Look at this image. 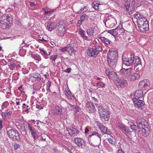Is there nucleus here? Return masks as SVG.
Masks as SVG:
<instances>
[{"label":"nucleus","instance_id":"nucleus-1","mask_svg":"<svg viewBox=\"0 0 153 153\" xmlns=\"http://www.w3.org/2000/svg\"><path fill=\"white\" fill-rule=\"evenodd\" d=\"M98 111L102 120V121H108L110 117L109 111L104 108L102 105L98 107Z\"/></svg>","mask_w":153,"mask_h":153},{"label":"nucleus","instance_id":"nucleus-2","mask_svg":"<svg viewBox=\"0 0 153 153\" xmlns=\"http://www.w3.org/2000/svg\"><path fill=\"white\" fill-rule=\"evenodd\" d=\"M139 19H138L137 24L138 27L141 31H146L149 27L148 22L146 18H145Z\"/></svg>","mask_w":153,"mask_h":153},{"label":"nucleus","instance_id":"nucleus-3","mask_svg":"<svg viewBox=\"0 0 153 153\" xmlns=\"http://www.w3.org/2000/svg\"><path fill=\"white\" fill-rule=\"evenodd\" d=\"M65 24L63 21H59L57 24L55 28L56 30V32L59 36H63L65 31Z\"/></svg>","mask_w":153,"mask_h":153},{"label":"nucleus","instance_id":"nucleus-4","mask_svg":"<svg viewBox=\"0 0 153 153\" xmlns=\"http://www.w3.org/2000/svg\"><path fill=\"white\" fill-rule=\"evenodd\" d=\"M90 136L92 137L89 139V143L92 146L94 145V144L99 143L101 141V135L95 131H94L92 134Z\"/></svg>","mask_w":153,"mask_h":153},{"label":"nucleus","instance_id":"nucleus-5","mask_svg":"<svg viewBox=\"0 0 153 153\" xmlns=\"http://www.w3.org/2000/svg\"><path fill=\"white\" fill-rule=\"evenodd\" d=\"M123 63L126 66L133 65L134 62V57L133 55L130 54L126 56H123L122 58Z\"/></svg>","mask_w":153,"mask_h":153},{"label":"nucleus","instance_id":"nucleus-6","mask_svg":"<svg viewBox=\"0 0 153 153\" xmlns=\"http://www.w3.org/2000/svg\"><path fill=\"white\" fill-rule=\"evenodd\" d=\"M7 134L9 137L13 141H19L20 139L18 131L11 129L7 131Z\"/></svg>","mask_w":153,"mask_h":153},{"label":"nucleus","instance_id":"nucleus-7","mask_svg":"<svg viewBox=\"0 0 153 153\" xmlns=\"http://www.w3.org/2000/svg\"><path fill=\"white\" fill-rule=\"evenodd\" d=\"M101 47L97 45L94 48H90L88 50V54L91 57H96L100 52L102 50Z\"/></svg>","mask_w":153,"mask_h":153},{"label":"nucleus","instance_id":"nucleus-8","mask_svg":"<svg viewBox=\"0 0 153 153\" xmlns=\"http://www.w3.org/2000/svg\"><path fill=\"white\" fill-rule=\"evenodd\" d=\"M146 123V121L143 119L138 120L137 121L138 129L142 128L143 132L145 134L146 133H147V132L149 131L148 127L145 124Z\"/></svg>","mask_w":153,"mask_h":153},{"label":"nucleus","instance_id":"nucleus-9","mask_svg":"<svg viewBox=\"0 0 153 153\" xmlns=\"http://www.w3.org/2000/svg\"><path fill=\"white\" fill-rule=\"evenodd\" d=\"M118 55L117 50L113 49L110 50L108 53V59H117Z\"/></svg>","mask_w":153,"mask_h":153},{"label":"nucleus","instance_id":"nucleus-10","mask_svg":"<svg viewBox=\"0 0 153 153\" xmlns=\"http://www.w3.org/2000/svg\"><path fill=\"white\" fill-rule=\"evenodd\" d=\"M132 68H122L120 71V73L124 74L126 77L128 79L132 73Z\"/></svg>","mask_w":153,"mask_h":153},{"label":"nucleus","instance_id":"nucleus-11","mask_svg":"<svg viewBox=\"0 0 153 153\" xmlns=\"http://www.w3.org/2000/svg\"><path fill=\"white\" fill-rule=\"evenodd\" d=\"M105 73L108 77L110 79H117L118 77L117 73L113 71H110L108 69H106Z\"/></svg>","mask_w":153,"mask_h":153},{"label":"nucleus","instance_id":"nucleus-12","mask_svg":"<svg viewBox=\"0 0 153 153\" xmlns=\"http://www.w3.org/2000/svg\"><path fill=\"white\" fill-rule=\"evenodd\" d=\"M133 101L136 108L143 109L144 105V103L143 100L139 99H133Z\"/></svg>","mask_w":153,"mask_h":153},{"label":"nucleus","instance_id":"nucleus-13","mask_svg":"<svg viewBox=\"0 0 153 153\" xmlns=\"http://www.w3.org/2000/svg\"><path fill=\"white\" fill-rule=\"evenodd\" d=\"M97 126L100 128L101 131L102 132L105 134H110L111 132V131L107 127L105 126L101 123H98L97 124Z\"/></svg>","mask_w":153,"mask_h":153},{"label":"nucleus","instance_id":"nucleus-14","mask_svg":"<svg viewBox=\"0 0 153 153\" xmlns=\"http://www.w3.org/2000/svg\"><path fill=\"white\" fill-rule=\"evenodd\" d=\"M116 85L118 87H123L127 85L126 80L123 79H117L115 82Z\"/></svg>","mask_w":153,"mask_h":153},{"label":"nucleus","instance_id":"nucleus-15","mask_svg":"<svg viewBox=\"0 0 153 153\" xmlns=\"http://www.w3.org/2000/svg\"><path fill=\"white\" fill-rule=\"evenodd\" d=\"M122 30V28L120 27H117L115 29L108 30L107 31L108 33H110L114 37H116L117 35L120 32V31Z\"/></svg>","mask_w":153,"mask_h":153},{"label":"nucleus","instance_id":"nucleus-16","mask_svg":"<svg viewBox=\"0 0 153 153\" xmlns=\"http://www.w3.org/2000/svg\"><path fill=\"white\" fill-rule=\"evenodd\" d=\"M86 107L88 108L90 113H94L96 111L94 105L91 102L88 101L87 102Z\"/></svg>","mask_w":153,"mask_h":153},{"label":"nucleus","instance_id":"nucleus-17","mask_svg":"<svg viewBox=\"0 0 153 153\" xmlns=\"http://www.w3.org/2000/svg\"><path fill=\"white\" fill-rule=\"evenodd\" d=\"M141 74L138 72L132 73L131 74L128 79L130 81H135L140 78Z\"/></svg>","mask_w":153,"mask_h":153},{"label":"nucleus","instance_id":"nucleus-18","mask_svg":"<svg viewBox=\"0 0 153 153\" xmlns=\"http://www.w3.org/2000/svg\"><path fill=\"white\" fill-rule=\"evenodd\" d=\"M116 22V20L111 17L107 18L105 23V25L110 26L114 25Z\"/></svg>","mask_w":153,"mask_h":153},{"label":"nucleus","instance_id":"nucleus-19","mask_svg":"<svg viewBox=\"0 0 153 153\" xmlns=\"http://www.w3.org/2000/svg\"><path fill=\"white\" fill-rule=\"evenodd\" d=\"M108 63L109 67L112 68H115L116 65L117 59H108Z\"/></svg>","mask_w":153,"mask_h":153},{"label":"nucleus","instance_id":"nucleus-20","mask_svg":"<svg viewBox=\"0 0 153 153\" xmlns=\"http://www.w3.org/2000/svg\"><path fill=\"white\" fill-rule=\"evenodd\" d=\"M66 130L70 135H72L74 134L78 133V131L76 128L73 127L70 128H66Z\"/></svg>","mask_w":153,"mask_h":153},{"label":"nucleus","instance_id":"nucleus-21","mask_svg":"<svg viewBox=\"0 0 153 153\" xmlns=\"http://www.w3.org/2000/svg\"><path fill=\"white\" fill-rule=\"evenodd\" d=\"M134 99H139L143 96V94L142 91L137 90L136 91L134 94Z\"/></svg>","mask_w":153,"mask_h":153},{"label":"nucleus","instance_id":"nucleus-22","mask_svg":"<svg viewBox=\"0 0 153 153\" xmlns=\"http://www.w3.org/2000/svg\"><path fill=\"white\" fill-rule=\"evenodd\" d=\"M10 25L6 21L0 19V27L3 29L8 28Z\"/></svg>","mask_w":153,"mask_h":153},{"label":"nucleus","instance_id":"nucleus-23","mask_svg":"<svg viewBox=\"0 0 153 153\" xmlns=\"http://www.w3.org/2000/svg\"><path fill=\"white\" fill-rule=\"evenodd\" d=\"M102 5L97 2L96 1H94L92 4V7H93L95 10H97L99 11H100L101 10V9L100 8V5Z\"/></svg>","mask_w":153,"mask_h":153},{"label":"nucleus","instance_id":"nucleus-24","mask_svg":"<svg viewBox=\"0 0 153 153\" xmlns=\"http://www.w3.org/2000/svg\"><path fill=\"white\" fill-rule=\"evenodd\" d=\"M76 143L79 146H81L84 142L83 140L79 138H76L74 139Z\"/></svg>","mask_w":153,"mask_h":153},{"label":"nucleus","instance_id":"nucleus-25","mask_svg":"<svg viewBox=\"0 0 153 153\" xmlns=\"http://www.w3.org/2000/svg\"><path fill=\"white\" fill-rule=\"evenodd\" d=\"M75 51H74V48L71 46H69L68 47V50L67 53L70 54V56H72L74 55Z\"/></svg>","mask_w":153,"mask_h":153},{"label":"nucleus","instance_id":"nucleus-26","mask_svg":"<svg viewBox=\"0 0 153 153\" xmlns=\"http://www.w3.org/2000/svg\"><path fill=\"white\" fill-rule=\"evenodd\" d=\"M125 1V5L126 7H129L131 6L134 3L133 2V0H124Z\"/></svg>","mask_w":153,"mask_h":153},{"label":"nucleus","instance_id":"nucleus-27","mask_svg":"<svg viewBox=\"0 0 153 153\" xmlns=\"http://www.w3.org/2000/svg\"><path fill=\"white\" fill-rule=\"evenodd\" d=\"M53 112L54 114L59 115L62 112V110L61 108L59 107L56 106L55 108L53 110Z\"/></svg>","mask_w":153,"mask_h":153},{"label":"nucleus","instance_id":"nucleus-28","mask_svg":"<svg viewBox=\"0 0 153 153\" xmlns=\"http://www.w3.org/2000/svg\"><path fill=\"white\" fill-rule=\"evenodd\" d=\"M47 27L49 31H51L54 28V24L51 22L48 23Z\"/></svg>","mask_w":153,"mask_h":153},{"label":"nucleus","instance_id":"nucleus-29","mask_svg":"<svg viewBox=\"0 0 153 153\" xmlns=\"http://www.w3.org/2000/svg\"><path fill=\"white\" fill-rule=\"evenodd\" d=\"M141 63V61L140 58L138 56H136L134 57V64L133 65H135Z\"/></svg>","mask_w":153,"mask_h":153},{"label":"nucleus","instance_id":"nucleus-30","mask_svg":"<svg viewBox=\"0 0 153 153\" xmlns=\"http://www.w3.org/2000/svg\"><path fill=\"white\" fill-rule=\"evenodd\" d=\"M134 19H137V22H138V19H139V18L140 19L141 18L143 19V18H145L143 17V15L138 13L137 14H134Z\"/></svg>","mask_w":153,"mask_h":153},{"label":"nucleus","instance_id":"nucleus-31","mask_svg":"<svg viewBox=\"0 0 153 153\" xmlns=\"http://www.w3.org/2000/svg\"><path fill=\"white\" fill-rule=\"evenodd\" d=\"M102 42L107 45H108L110 44V41L107 39L105 38L104 37H101L100 38Z\"/></svg>","mask_w":153,"mask_h":153},{"label":"nucleus","instance_id":"nucleus-32","mask_svg":"<svg viewBox=\"0 0 153 153\" xmlns=\"http://www.w3.org/2000/svg\"><path fill=\"white\" fill-rule=\"evenodd\" d=\"M142 68L143 67L141 63L134 66V69L138 71H141Z\"/></svg>","mask_w":153,"mask_h":153},{"label":"nucleus","instance_id":"nucleus-33","mask_svg":"<svg viewBox=\"0 0 153 153\" xmlns=\"http://www.w3.org/2000/svg\"><path fill=\"white\" fill-rule=\"evenodd\" d=\"M86 32L89 36H91L94 33V30L92 28H90L86 30Z\"/></svg>","mask_w":153,"mask_h":153},{"label":"nucleus","instance_id":"nucleus-34","mask_svg":"<svg viewBox=\"0 0 153 153\" xmlns=\"http://www.w3.org/2000/svg\"><path fill=\"white\" fill-rule=\"evenodd\" d=\"M13 16L10 14L8 15L7 16V19L6 21L9 22L10 24L12 23Z\"/></svg>","mask_w":153,"mask_h":153},{"label":"nucleus","instance_id":"nucleus-35","mask_svg":"<svg viewBox=\"0 0 153 153\" xmlns=\"http://www.w3.org/2000/svg\"><path fill=\"white\" fill-rule=\"evenodd\" d=\"M35 80L40 81L41 80V76L38 73H35L33 76Z\"/></svg>","mask_w":153,"mask_h":153},{"label":"nucleus","instance_id":"nucleus-36","mask_svg":"<svg viewBox=\"0 0 153 153\" xmlns=\"http://www.w3.org/2000/svg\"><path fill=\"white\" fill-rule=\"evenodd\" d=\"M126 10L128 13L129 14H130L132 13V12L133 11V7L132 6L129 7H126Z\"/></svg>","mask_w":153,"mask_h":153},{"label":"nucleus","instance_id":"nucleus-37","mask_svg":"<svg viewBox=\"0 0 153 153\" xmlns=\"http://www.w3.org/2000/svg\"><path fill=\"white\" fill-rule=\"evenodd\" d=\"M121 130L122 132L127 136V134L129 132L128 128H127L125 126Z\"/></svg>","mask_w":153,"mask_h":153},{"label":"nucleus","instance_id":"nucleus-38","mask_svg":"<svg viewBox=\"0 0 153 153\" xmlns=\"http://www.w3.org/2000/svg\"><path fill=\"white\" fill-rule=\"evenodd\" d=\"M32 56V58L37 61H39L41 60V56L38 54H35Z\"/></svg>","mask_w":153,"mask_h":153},{"label":"nucleus","instance_id":"nucleus-39","mask_svg":"<svg viewBox=\"0 0 153 153\" xmlns=\"http://www.w3.org/2000/svg\"><path fill=\"white\" fill-rule=\"evenodd\" d=\"M88 16L85 14H84L82 15L81 16V21H80V23H81V21H83L85 19L87 20L88 19Z\"/></svg>","mask_w":153,"mask_h":153},{"label":"nucleus","instance_id":"nucleus-40","mask_svg":"<svg viewBox=\"0 0 153 153\" xmlns=\"http://www.w3.org/2000/svg\"><path fill=\"white\" fill-rule=\"evenodd\" d=\"M68 107L71 110L72 109H76V111L78 110L79 108L77 106H74L71 104H69Z\"/></svg>","mask_w":153,"mask_h":153},{"label":"nucleus","instance_id":"nucleus-41","mask_svg":"<svg viewBox=\"0 0 153 153\" xmlns=\"http://www.w3.org/2000/svg\"><path fill=\"white\" fill-rule=\"evenodd\" d=\"M131 128L134 131H137V129L138 128L137 126L136 125L134 124H132L130 126Z\"/></svg>","mask_w":153,"mask_h":153},{"label":"nucleus","instance_id":"nucleus-42","mask_svg":"<svg viewBox=\"0 0 153 153\" xmlns=\"http://www.w3.org/2000/svg\"><path fill=\"white\" fill-rule=\"evenodd\" d=\"M54 10L46 9L45 10V14L46 15H49L51 14L54 11Z\"/></svg>","mask_w":153,"mask_h":153},{"label":"nucleus","instance_id":"nucleus-43","mask_svg":"<svg viewBox=\"0 0 153 153\" xmlns=\"http://www.w3.org/2000/svg\"><path fill=\"white\" fill-rule=\"evenodd\" d=\"M8 66L9 67V68L10 70H13L14 69V68H15L16 65L14 63H13L11 64L10 63H9L8 64Z\"/></svg>","mask_w":153,"mask_h":153},{"label":"nucleus","instance_id":"nucleus-44","mask_svg":"<svg viewBox=\"0 0 153 153\" xmlns=\"http://www.w3.org/2000/svg\"><path fill=\"white\" fill-rule=\"evenodd\" d=\"M32 137H33L34 140H36L37 138H38V136L37 135L36 132L34 131L33 132L31 133Z\"/></svg>","mask_w":153,"mask_h":153},{"label":"nucleus","instance_id":"nucleus-45","mask_svg":"<svg viewBox=\"0 0 153 153\" xmlns=\"http://www.w3.org/2000/svg\"><path fill=\"white\" fill-rule=\"evenodd\" d=\"M51 82L48 81L47 83H46L47 85V89L48 91H50V87L51 86Z\"/></svg>","mask_w":153,"mask_h":153},{"label":"nucleus","instance_id":"nucleus-46","mask_svg":"<svg viewBox=\"0 0 153 153\" xmlns=\"http://www.w3.org/2000/svg\"><path fill=\"white\" fill-rule=\"evenodd\" d=\"M28 127L29 130L30 131L31 133L33 132L34 131V128L33 127L30 125L28 123Z\"/></svg>","mask_w":153,"mask_h":153},{"label":"nucleus","instance_id":"nucleus-47","mask_svg":"<svg viewBox=\"0 0 153 153\" xmlns=\"http://www.w3.org/2000/svg\"><path fill=\"white\" fill-rule=\"evenodd\" d=\"M68 50V47H64L61 49L60 50L62 52H63L64 53H67Z\"/></svg>","mask_w":153,"mask_h":153},{"label":"nucleus","instance_id":"nucleus-48","mask_svg":"<svg viewBox=\"0 0 153 153\" xmlns=\"http://www.w3.org/2000/svg\"><path fill=\"white\" fill-rule=\"evenodd\" d=\"M97 86H99V87H100L102 88L104 87L105 84L102 82H99L97 83Z\"/></svg>","mask_w":153,"mask_h":153},{"label":"nucleus","instance_id":"nucleus-49","mask_svg":"<svg viewBox=\"0 0 153 153\" xmlns=\"http://www.w3.org/2000/svg\"><path fill=\"white\" fill-rule=\"evenodd\" d=\"M117 125L121 129H122L125 126V125L121 123L118 122L117 123Z\"/></svg>","mask_w":153,"mask_h":153},{"label":"nucleus","instance_id":"nucleus-50","mask_svg":"<svg viewBox=\"0 0 153 153\" xmlns=\"http://www.w3.org/2000/svg\"><path fill=\"white\" fill-rule=\"evenodd\" d=\"M146 82L145 80L142 81L141 82H140L139 83V86H140V88H142L143 87H144V85H145V83Z\"/></svg>","mask_w":153,"mask_h":153},{"label":"nucleus","instance_id":"nucleus-51","mask_svg":"<svg viewBox=\"0 0 153 153\" xmlns=\"http://www.w3.org/2000/svg\"><path fill=\"white\" fill-rule=\"evenodd\" d=\"M41 51L43 54L45 55L46 56H48L50 55V53H51L50 52H49L48 53L46 51H45L43 49H41L40 50V51Z\"/></svg>","mask_w":153,"mask_h":153},{"label":"nucleus","instance_id":"nucleus-52","mask_svg":"<svg viewBox=\"0 0 153 153\" xmlns=\"http://www.w3.org/2000/svg\"><path fill=\"white\" fill-rule=\"evenodd\" d=\"M146 82L145 83V85H144V87L146 89H148V88L149 87L150 85V84L149 82H147V81L146 80Z\"/></svg>","mask_w":153,"mask_h":153},{"label":"nucleus","instance_id":"nucleus-53","mask_svg":"<svg viewBox=\"0 0 153 153\" xmlns=\"http://www.w3.org/2000/svg\"><path fill=\"white\" fill-rule=\"evenodd\" d=\"M80 34L81 36L83 37L84 38H85L86 39H87V37L85 36L84 35V31H81L80 32Z\"/></svg>","mask_w":153,"mask_h":153},{"label":"nucleus","instance_id":"nucleus-54","mask_svg":"<svg viewBox=\"0 0 153 153\" xmlns=\"http://www.w3.org/2000/svg\"><path fill=\"white\" fill-rule=\"evenodd\" d=\"M57 58V56L56 55H54L53 56H50V59L53 61H55V60Z\"/></svg>","mask_w":153,"mask_h":153},{"label":"nucleus","instance_id":"nucleus-55","mask_svg":"<svg viewBox=\"0 0 153 153\" xmlns=\"http://www.w3.org/2000/svg\"><path fill=\"white\" fill-rule=\"evenodd\" d=\"M38 140H39V141H44L45 140V138H43V137L42 136H38V138L37 139Z\"/></svg>","mask_w":153,"mask_h":153},{"label":"nucleus","instance_id":"nucleus-56","mask_svg":"<svg viewBox=\"0 0 153 153\" xmlns=\"http://www.w3.org/2000/svg\"><path fill=\"white\" fill-rule=\"evenodd\" d=\"M1 16V18L0 19H1L4 21H6V20L7 16L6 15L4 14L2 16Z\"/></svg>","mask_w":153,"mask_h":153},{"label":"nucleus","instance_id":"nucleus-57","mask_svg":"<svg viewBox=\"0 0 153 153\" xmlns=\"http://www.w3.org/2000/svg\"><path fill=\"white\" fill-rule=\"evenodd\" d=\"M108 141L109 143H111V144L114 145L115 144V142L113 140L112 138H109L108 139Z\"/></svg>","mask_w":153,"mask_h":153},{"label":"nucleus","instance_id":"nucleus-58","mask_svg":"<svg viewBox=\"0 0 153 153\" xmlns=\"http://www.w3.org/2000/svg\"><path fill=\"white\" fill-rule=\"evenodd\" d=\"M6 113H5L4 112H2L1 113V116L4 119H5L6 118V117L7 116L6 115Z\"/></svg>","mask_w":153,"mask_h":153},{"label":"nucleus","instance_id":"nucleus-59","mask_svg":"<svg viewBox=\"0 0 153 153\" xmlns=\"http://www.w3.org/2000/svg\"><path fill=\"white\" fill-rule=\"evenodd\" d=\"M8 105L9 103L7 101L4 102L3 103V105L4 107H6Z\"/></svg>","mask_w":153,"mask_h":153},{"label":"nucleus","instance_id":"nucleus-60","mask_svg":"<svg viewBox=\"0 0 153 153\" xmlns=\"http://www.w3.org/2000/svg\"><path fill=\"white\" fill-rule=\"evenodd\" d=\"M71 68H68L65 70V71L66 72L69 73L71 72Z\"/></svg>","mask_w":153,"mask_h":153},{"label":"nucleus","instance_id":"nucleus-61","mask_svg":"<svg viewBox=\"0 0 153 153\" xmlns=\"http://www.w3.org/2000/svg\"><path fill=\"white\" fill-rule=\"evenodd\" d=\"M20 147V145L16 143L14 145V148L15 149H17L18 148H19Z\"/></svg>","mask_w":153,"mask_h":153},{"label":"nucleus","instance_id":"nucleus-62","mask_svg":"<svg viewBox=\"0 0 153 153\" xmlns=\"http://www.w3.org/2000/svg\"><path fill=\"white\" fill-rule=\"evenodd\" d=\"M5 113H6V114L7 116H9L12 113L11 112V111H9L8 112H4Z\"/></svg>","mask_w":153,"mask_h":153},{"label":"nucleus","instance_id":"nucleus-63","mask_svg":"<svg viewBox=\"0 0 153 153\" xmlns=\"http://www.w3.org/2000/svg\"><path fill=\"white\" fill-rule=\"evenodd\" d=\"M117 153H125V152L122 149H119Z\"/></svg>","mask_w":153,"mask_h":153},{"label":"nucleus","instance_id":"nucleus-64","mask_svg":"<svg viewBox=\"0 0 153 153\" xmlns=\"http://www.w3.org/2000/svg\"><path fill=\"white\" fill-rule=\"evenodd\" d=\"M25 106H26V107L27 108L29 107V106L28 105H27L25 103H24L22 105V108L23 109H25Z\"/></svg>","mask_w":153,"mask_h":153}]
</instances>
